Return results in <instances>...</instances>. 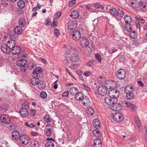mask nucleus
<instances>
[{"instance_id":"f257e3e1","label":"nucleus","mask_w":147,"mask_h":147,"mask_svg":"<svg viewBox=\"0 0 147 147\" xmlns=\"http://www.w3.org/2000/svg\"><path fill=\"white\" fill-rule=\"evenodd\" d=\"M11 51L13 55L18 54V58H25L26 56V53L24 52L21 51L20 47L17 46H16L11 49Z\"/></svg>"},{"instance_id":"f03ea898","label":"nucleus","mask_w":147,"mask_h":147,"mask_svg":"<svg viewBox=\"0 0 147 147\" xmlns=\"http://www.w3.org/2000/svg\"><path fill=\"white\" fill-rule=\"evenodd\" d=\"M109 12L112 15L118 16V18L119 19H121L124 14V12L122 10L119 9L117 10L115 8L111 9Z\"/></svg>"},{"instance_id":"7ed1b4c3","label":"nucleus","mask_w":147,"mask_h":147,"mask_svg":"<svg viewBox=\"0 0 147 147\" xmlns=\"http://www.w3.org/2000/svg\"><path fill=\"white\" fill-rule=\"evenodd\" d=\"M18 60L16 63V65L20 67V71L23 72L26 71V69L25 67V65H26L27 61L24 59H21Z\"/></svg>"},{"instance_id":"20e7f679","label":"nucleus","mask_w":147,"mask_h":147,"mask_svg":"<svg viewBox=\"0 0 147 147\" xmlns=\"http://www.w3.org/2000/svg\"><path fill=\"white\" fill-rule=\"evenodd\" d=\"M9 35L10 38L11 39L9 40L7 42V45L11 49L16 46V43L15 40L13 39V38H15V35L12 34L11 32H10Z\"/></svg>"},{"instance_id":"39448f33","label":"nucleus","mask_w":147,"mask_h":147,"mask_svg":"<svg viewBox=\"0 0 147 147\" xmlns=\"http://www.w3.org/2000/svg\"><path fill=\"white\" fill-rule=\"evenodd\" d=\"M98 92L100 95L104 96L107 93V88L104 86H100L98 88Z\"/></svg>"},{"instance_id":"423d86ee","label":"nucleus","mask_w":147,"mask_h":147,"mask_svg":"<svg viewBox=\"0 0 147 147\" xmlns=\"http://www.w3.org/2000/svg\"><path fill=\"white\" fill-rule=\"evenodd\" d=\"M118 100L117 98L109 96L105 98V101L107 104L109 105H113L114 103L117 102Z\"/></svg>"},{"instance_id":"0eeeda50","label":"nucleus","mask_w":147,"mask_h":147,"mask_svg":"<svg viewBox=\"0 0 147 147\" xmlns=\"http://www.w3.org/2000/svg\"><path fill=\"white\" fill-rule=\"evenodd\" d=\"M123 119V116L120 113L117 112L113 115V119L117 122H121Z\"/></svg>"},{"instance_id":"6e6552de","label":"nucleus","mask_w":147,"mask_h":147,"mask_svg":"<svg viewBox=\"0 0 147 147\" xmlns=\"http://www.w3.org/2000/svg\"><path fill=\"white\" fill-rule=\"evenodd\" d=\"M126 71L122 69L119 70L116 73L117 77L119 79H122L124 78L126 76Z\"/></svg>"},{"instance_id":"1a4fd4ad","label":"nucleus","mask_w":147,"mask_h":147,"mask_svg":"<svg viewBox=\"0 0 147 147\" xmlns=\"http://www.w3.org/2000/svg\"><path fill=\"white\" fill-rule=\"evenodd\" d=\"M109 95V96L117 98H118L119 95V92L116 89L110 90L108 92Z\"/></svg>"},{"instance_id":"9d476101","label":"nucleus","mask_w":147,"mask_h":147,"mask_svg":"<svg viewBox=\"0 0 147 147\" xmlns=\"http://www.w3.org/2000/svg\"><path fill=\"white\" fill-rule=\"evenodd\" d=\"M19 139L20 142L23 144L26 145L28 144L29 142V138L25 135L23 134L21 136Z\"/></svg>"},{"instance_id":"9b49d317","label":"nucleus","mask_w":147,"mask_h":147,"mask_svg":"<svg viewBox=\"0 0 147 147\" xmlns=\"http://www.w3.org/2000/svg\"><path fill=\"white\" fill-rule=\"evenodd\" d=\"M111 109L114 111H117L121 109L122 107L121 105L119 103L116 102L112 105L111 106Z\"/></svg>"},{"instance_id":"f8f14e48","label":"nucleus","mask_w":147,"mask_h":147,"mask_svg":"<svg viewBox=\"0 0 147 147\" xmlns=\"http://www.w3.org/2000/svg\"><path fill=\"white\" fill-rule=\"evenodd\" d=\"M73 39L75 41H78L81 37L80 32L77 30H74L72 34Z\"/></svg>"},{"instance_id":"ddd939ff","label":"nucleus","mask_w":147,"mask_h":147,"mask_svg":"<svg viewBox=\"0 0 147 147\" xmlns=\"http://www.w3.org/2000/svg\"><path fill=\"white\" fill-rule=\"evenodd\" d=\"M68 28L70 30H73L75 29L77 27V24L75 21L73 20H69L67 23Z\"/></svg>"},{"instance_id":"4468645a","label":"nucleus","mask_w":147,"mask_h":147,"mask_svg":"<svg viewBox=\"0 0 147 147\" xmlns=\"http://www.w3.org/2000/svg\"><path fill=\"white\" fill-rule=\"evenodd\" d=\"M0 120L2 123L8 124L11 122V119L4 114L2 115L0 117Z\"/></svg>"},{"instance_id":"2eb2a0df","label":"nucleus","mask_w":147,"mask_h":147,"mask_svg":"<svg viewBox=\"0 0 147 147\" xmlns=\"http://www.w3.org/2000/svg\"><path fill=\"white\" fill-rule=\"evenodd\" d=\"M12 140L15 142L16 140H18L20 136V135L19 132L17 130L13 131L12 133Z\"/></svg>"},{"instance_id":"dca6fc26","label":"nucleus","mask_w":147,"mask_h":147,"mask_svg":"<svg viewBox=\"0 0 147 147\" xmlns=\"http://www.w3.org/2000/svg\"><path fill=\"white\" fill-rule=\"evenodd\" d=\"M1 49L4 53L7 54H9L11 50L7 45L5 44H3L2 45Z\"/></svg>"},{"instance_id":"f3484780","label":"nucleus","mask_w":147,"mask_h":147,"mask_svg":"<svg viewBox=\"0 0 147 147\" xmlns=\"http://www.w3.org/2000/svg\"><path fill=\"white\" fill-rule=\"evenodd\" d=\"M89 43L88 39L85 37H82L80 39V44L82 47L88 46Z\"/></svg>"},{"instance_id":"a211bd4d","label":"nucleus","mask_w":147,"mask_h":147,"mask_svg":"<svg viewBox=\"0 0 147 147\" xmlns=\"http://www.w3.org/2000/svg\"><path fill=\"white\" fill-rule=\"evenodd\" d=\"M69 58L71 61L73 62H77L79 59V56L76 53H73L71 54Z\"/></svg>"},{"instance_id":"6ab92c4d","label":"nucleus","mask_w":147,"mask_h":147,"mask_svg":"<svg viewBox=\"0 0 147 147\" xmlns=\"http://www.w3.org/2000/svg\"><path fill=\"white\" fill-rule=\"evenodd\" d=\"M124 16V20L125 23H126V24L127 23L132 24L133 22V19L132 17L128 15H125Z\"/></svg>"},{"instance_id":"aec40b11","label":"nucleus","mask_w":147,"mask_h":147,"mask_svg":"<svg viewBox=\"0 0 147 147\" xmlns=\"http://www.w3.org/2000/svg\"><path fill=\"white\" fill-rule=\"evenodd\" d=\"M134 94L132 92L128 90L126 93V97L127 100H130L134 98Z\"/></svg>"},{"instance_id":"412c9836","label":"nucleus","mask_w":147,"mask_h":147,"mask_svg":"<svg viewBox=\"0 0 147 147\" xmlns=\"http://www.w3.org/2000/svg\"><path fill=\"white\" fill-rule=\"evenodd\" d=\"M19 112L20 115L23 117H26L29 115L28 110L23 109L22 108H20Z\"/></svg>"},{"instance_id":"4be33fe9","label":"nucleus","mask_w":147,"mask_h":147,"mask_svg":"<svg viewBox=\"0 0 147 147\" xmlns=\"http://www.w3.org/2000/svg\"><path fill=\"white\" fill-rule=\"evenodd\" d=\"M93 124L95 128L97 129H99L100 127V123L98 119H95L93 120Z\"/></svg>"},{"instance_id":"5701e85b","label":"nucleus","mask_w":147,"mask_h":147,"mask_svg":"<svg viewBox=\"0 0 147 147\" xmlns=\"http://www.w3.org/2000/svg\"><path fill=\"white\" fill-rule=\"evenodd\" d=\"M38 77V76H36V77H34L31 79L30 82L33 85H36L39 83V80Z\"/></svg>"},{"instance_id":"b1692460","label":"nucleus","mask_w":147,"mask_h":147,"mask_svg":"<svg viewBox=\"0 0 147 147\" xmlns=\"http://www.w3.org/2000/svg\"><path fill=\"white\" fill-rule=\"evenodd\" d=\"M94 147H102V144L99 138L96 139L94 142Z\"/></svg>"},{"instance_id":"393cba45","label":"nucleus","mask_w":147,"mask_h":147,"mask_svg":"<svg viewBox=\"0 0 147 147\" xmlns=\"http://www.w3.org/2000/svg\"><path fill=\"white\" fill-rule=\"evenodd\" d=\"M79 16V13L77 10H75L72 11L70 14V16L73 18L74 19H77L78 18Z\"/></svg>"},{"instance_id":"a878e982","label":"nucleus","mask_w":147,"mask_h":147,"mask_svg":"<svg viewBox=\"0 0 147 147\" xmlns=\"http://www.w3.org/2000/svg\"><path fill=\"white\" fill-rule=\"evenodd\" d=\"M97 81L100 84H105V85L106 84H107V82L106 81L105 78L101 76L97 78Z\"/></svg>"},{"instance_id":"bb28decb","label":"nucleus","mask_w":147,"mask_h":147,"mask_svg":"<svg viewBox=\"0 0 147 147\" xmlns=\"http://www.w3.org/2000/svg\"><path fill=\"white\" fill-rule=\"evenodd\" d=\"M82 101L83 104L86 106H89L90 104V100L89 98L86 96L84 97L83 98Z\"/></svg>"},{"instance_id":"cd10ccee","label":"nucleus","mask_w":147,"mask_h":147,"mask_svg":"<svg viewBox=\"0 0 147 147\" xmlns=\"http://www.w3.org/2000/svg\"><path fill=\"white\" fill-rule=\"evenodd\" d=\"M26 20L23 18H20L18 20V24L21 27H24L26 24Z\"/></svg>"},{"instance_id":"c85d7f7f","label":"nucleus","mask_w":147,"mask_h":147,"mask_svg":"<svg viewBox=\"0 0 147 147\" xmlns=\"http://www.w3.org/2000/svg\"><path fill=\"white\" fill-rule=\"evenodd\" d=\"M129 32V36L130 37L133 39H136L137 37V33L134 30H131Z\"/></svg>"},{"instance_id":"c756f323","label":"nucleus","mask_w":147,"mask_h":147,"mask_svg":"<svg viewBox=\"0 0 147 147\" xmlns=\"http://www.w3.org/2000/svg\"><path fill=\"white\" fill-rule=\"evenodd\" d=\"M131 24L127 23L126 24V23H125L124 26V29L125 30L127 31L128 32L130 31L132 29Z\"/></svg>"},{"instance_id":"7c9ffc66","label":"nucleus","mask_w":147,"mask_h":147,"mask_svg":"<svg viewBox=\"0 0 147 147\" xmlns=\"http://www.w3.org/2000/svg\"><path fill=\"white\" fill-rule=\"evenodd\" d=\"M84 97V94L80 92L76 93L75 96V98L78 100H82Z\"/></svg>"},{"instance_id":"2f4dec72","label":"nucleus","mask_w":147,"mask_h":147,"mask_svg":"<svg viewBox=\"0 0 147 147\" xmlns=\"http://www.w3.org/2000/svg\"><path fill=\"white\" fill-rule=\"evenodd\" d=\"M18 6L20 9L24 8L25 6V3L23 0H19L17 3Z\"/></svg>"},{"instance_id":"473e14b6","label":"nucleus","mask_w":147,"mask_h":147,"mask_svg":"<svg viewBox=\"0 0 147 147\" xmlns=\"http://www.w3.org/2000/svg\"><path fill=\"white\" fill-rule=\"evenodd\" d=\"M93 133L94 135L97 138L101 137L102 135L100 131L98 129H96L94 130L93 131Z\"/></svg>"},{"instance_id":"72a5a7b5","label":"nucleus","mask_w":147,"mask_h":147,"mask_svg":"<svg viewBox=\"0 0 147 147\" xmlns=\"http://www.w3.org/2000/svg\"><path fill=\"white\" fill-rule=\"evenodd\" d=\"M14 32L17 34H20L22 32V29L21 27L20 26H18L14 28Z\"/></svg>"},{"instance_id":"f704fd0d","label":"nucleus","mask_w":147,"mask_h":147,"mask_svg":"<svg viewBox=\"0 0 147 147\" xmlns=\"http://www.w3.org/2000/svg\"><path fill=\"white\" fill-rule=\"evenodd\" d=\"M140 4L139 6L140 7V9L143 10H147V4H144L141 1L138 2Z\"/></svg>"},{"instance_id":"c9c22d12","label":"nucleus","mask_w":147,"mask_h":147,"mask_svg":"<svg viewBox=\"0 0 147 147\" xmlns=\"http://www.w3.org/2000/svg\"><path fill=\"white\" fill-rule=\"evenodd\" d=\"M94 7L96 9H98V11L100 12L102 11L104 8L103 6L100 4L98 3L95 4Z\"/></svg>"},{"instance_id":"e433bc0d","label":"nucleus","mask_w":147,"mask_h":147,"mask_svg":"<svg viewBox=\"0 0 147 147\" xmlns=\"http://www.w3.org/2000/svg\"><path fill=\"white\" fill-rule=\"evenodd\" d=\"M78 90L77 88L73 87L70 88L69 92L71 95H75V94L76 93V92H78Z\"/></svg>"},{"instance_id":"4c0bfd02","label":"nucleus","mask_w":147,"mask_h":147,"mask_svg":"<svg viewBox=\"0 0 147 147\" xmlns=\"http://www.w3.org/2000/svg\"><path fill=\"white\" fill-rule=\"evenodd\" d=\"M42 71V68L40 67H37L33 70V74L34 75L38 74L41 73Z\"/></svg>"},{"instance_id":"58836bf2","label":"nucleus","mask_w":147,"mask_h":147,"mask_svg":"<svg viewBox=\"0 0 147 147\" xmlns=\"http://www.w3.org/2000/svg\"><path fill=\"white\" fill-rule=\"evenodd\" d=\"M38 87L40 89H43L45 88L46 84L43 81H40Z\"/></svg>"},{"instance_id":"ea45409f","label":"nucleus","mask_w":147,"mask_h":147,"mask_svg":"<svg viewBox=\"0 0 147 147\" xmlns=\"http://www.w3.org/2000/svg\"><path fill=\"white\" fill-rule=\"evenodd\" d=\"M96 63V61L94 60H91L87 63L86 65L88 67H92Z\"/></svg>"},{"instance_id":"a19ab883","label":"nucleus","mask_w":147,"mask_h":147,"mask_svg":"<svg viewBox=\"0 0 147 147\" xmlns=\"http://www.w3.org/2000/svg\"><path fill=\"white\" fill-rule=\"evenodd\" d=\"M132 102H130L127 101L125 100H123L122 102V105L123 106L127 107L128 108L129 107Z\"/></svg>"},{"instance_id":"79ce46f5","label":"nucleus","mask_w":147,"mask_h":147,"mask_svg":"<svg viewBox=\"0 0 147 147\" xmlns=\"http://www.w3.org/2000/svg\"><path fill=\"white\" fill-rule=\"evenodd\" d=\"M94 112V111L93 108L92 107H88L87 110V113L89 115H93Z\"/></svg>"},{"instance_id":"37998d69","label":"nucleus","mask_w":147,"mask_h":147,"mask_svg":"<svg viewBox=\"0 0 147 147\" xmlns=\"http://www.w3.org/2000/svg\"><path fill=\"white\" fill-rule=\"evenodd\" d=\"M21 108L23 109H26L28 110L29 109V105L28 102H25L22 104Z\"/></svg>"},{"instance_id":"c03bdc74","label":"nucleus","mask_w":147,"mask_h":147,"mask_svg":"<svg viewBox=\"0 0 147 147\" xmlns=\"http://www.w3.org/2000/svg\"><path fill=\"white\" fill-rule=\"evenodd\" d=\"M8 108L9 106L7 104L3 105L0 107L1 110L3 111H5Z\"/></svg>"},{"instance_id":"a18cd8bd","label":"nucleus","mask_w":147,"mask_h":147,"mask_svg":"<svg viewBox=\"0 0 147 147\" xmlns=\"http://www.w3.org/2000/svg\"><path fill=\"white\" fill-rule=\"evenodd\" d=\"M118 51L116 47H113L108 49V51L109 54L114 53Z\"/></svg>"},{"instance_id":"49530a36","label":"nucleus","mask_w":147,"mask_h":147,"mask_svg":"<svg viewBox=\"0 0 147 147\" xmlns=\"http://www.w3.org/2000/svg\"><path fill=\"white\" fill-rule=\"evenodd\" d=\"M91 53V49L90 47L87 48L84 51V53L87 55H89Z\"/></svg>"},{"instance_id":"de8ad7c7","label":"nucleus","mask_w":147,"mask_h":147,"mask_svg":"<svg viewBox=\"0 0 147 147\" xmlns=\"http://www.w3.org/2000/svg\"><path fill=\"white\" fill-rule=\"evenodd\" d=\"M45 147H54V143L51 142H47L45 144Z\"/></svg>"},{"instance_id":"09e8293b","label":"nucleus","mask_w":147,"mask_h":147,"mask_svg":"<svg viewBox=\"0 0 147 147\" xmlns=\"http://www.w3.org/2000/svg\"><path fill=\"white\" fill-rule=\"evenodd\" d=\"M31 144L32 147H39V143L37 141H34L31 142Z\"/></svg>"},{"instance_id":"8fccbe9b","label":"nucleus","mask_w":147,"mask_h":147,"mask_svg":"<svg viewBox=\"0 0 147 147\" xmlns=\"http://www.w3.org/2000/svg\"><path fill=\"white\" fill-rule=\"evenodd\" d=\"M40 96L41 98L45 99L47 97V95L45 92L42 91L40 93Z\"/></svg>"},{"instance_id":"3c124183","label":"nucleus","mask_w":147,"mask_h":147,"mask_svg":"<svg viewBox=\"0 0 147 147\" xmlns=\"http://www.w3.org/2000/svg\"><path fill=\"white\" fill-rule=\"evenodd\" d=\"M51 22V20L50 18L48 17L46 18V21L44 24L46 26H49L50 25V23Z\"/></svg>"},{"instance_id":"603ef678","label":"nucleus","mask_w":147,"mask_h":147,"mask_svg":"<svg viewBox=\"0 0 147 147\" xmlns=\"http://www.w3.org/2000/svg\"><path fill=\"white\" fill-rule=\"evenodd\" d=\"M131 4L132 7L134 8L138 7L140 6V4L138 3V2H131Z\"/></svg>"},{"instance_id":"864d4df0","label":"nucleus","mask_w":147,"mask_h":147,"mask_svg":"<svg viewBox=\"0 0 147 147\" xmlns=\"http://www.w3.org/2000/svg\"><path fill=\"white\" fill-rule=\"evenodd\" d=\"M134 119L136 125L138 127H139L140 125H141V123L140 122V120L137 117H134Z\"/></svg>"},{"instance_id":"5fc2aeb1","label":"nucleus","mask_w":147,"mask_h":147,"mask_svg":"<svg viewBox=\"0 0 147 147\" xmlns=\"http://www.w3.org/2000/svg\"><path fill=\"white\" fill-rule=\"evenodd\" d=\"M52 133L51 129V128H48L46 131V134L48 136H50Z\"/></svg>"},{"instance_id":"6e6d98bb","label":"nucleus","mask_w":147,"mask_h":147,"mask_svg":"<svg viewBox=\"0 0 147 147\" xmlns=\"http://www.w3.org/2000/svg\"><path fill=\"white\" fill-rule=\"evenodd\" d=\"M44 120L47 122H51L52 120L51 119L49 118V117L48 115H46L44 117Z\"/></svg>"},{"instance_id":"4d7b16f0","label":"nucleus","mask_w":147,"mask_h":147,"mask_svg":"<svg viewBox=\"0 0 147 147\" xmlns=\"http://www.w3.org/2000/svg\"><path fill=\"white\" fill-rule=\"evenodd\" d=\"M95 58L99 62H100L101 61V58L100 55L98 54H96Z\"/></svg>"},{"instance_id":"13d9d810","label":"nucleus","mask_w":147,"mask_h":147,"mask_svg":"<svg viewBox=\"0 0 147 147\" xmlns=\"http://www.w3.org/2000/svg\"><path fill=\"white\" fill-rule=\"evenodd\" d=\"M16 127L17 126L11 123L8 127V128L9 130L14 129H16Z\"/></svg>"},{"instance_id":"bf43d9fd","label":"nucleus","mask_w":147,"mask_h":147,"mask_svg":"<svg viewBox=\"0 0 147 147\" xmlns=\"http://www.w3.org/2000/svg\"><path fill=\"white\" fill-rule=\"evenodd\" d=\"M36 113V111L34 109H31L30 112V115L32 116H34Z\"/></svg>"},{"instance_id":"052dcab7","label":"nucleus","mask_w":147,"mask_h":147,"mask_svg":"<svg viewBox=\"0 0 147 147\" xmlns=\"http://www.w3.org/2000/svg\"><path fill=\"white\" fill-rule=\"evenodd\" d=\"M76 1L75 0H73L69 2V6L71 7L73 6L76 3Z\"/></svg>"},{"instance_id":"680f3d73","label":"nucleus","mask_w":147,"mask_h":147,"mask_svg":"<svg viewBox=\"0 0 147 147\" xmlns=\"http://www.w3.org/2000/svg\"><path fill=\"white\" fill-rule=\"evenodd\" d=\"M129 108L130 109H131L135 110L137 109V108L136 106L134 104H133L132 103L131 104V105L129 107Z\"/></svg>"},{"instance_id":"e2e57ef3","label":"nucleus","mask_w":147,"mask_h":147,"mask_svg":"<svg viewBox=\"0 0 147 147\" xmlns=\"http://www.w3.org/2000/svg\"><path fill=\"white\" fill-rule=\"evenodd\" d=\"M92 73L89 71H85L84 73L85 76H89L91 75Z\"/></svg>"},{"instance_id":"0e129e2a","label":"nucleus","mask_w":147,"mask_h":147,"mask_svg":"<svg viewBox=\"0 0 147 147\" xmlns=\"http://www.w3.org/2000/svg\"><path fill=\"white\" fill-rule=\"evenodd\" d=\"M69 95V92L68 91L64 92L62 94L63 97H67Z\"/></svg>"},{"instance_id":"69168bd1","label":"nucleus","mask_w":147,"mask_h":147,"mask_svg":"<svg viewBox=\"0 0 147 147\" xmlns=\"http://www.w3.org/2000/svg\"><path fill=\"white\" fill-rule=\"evenodd\" d=\"M82 85L84 87V88L86 89V90L88 91H90V88L88 87V86L84 84H82Z\"/></svg>"},{"instance_id":"338daca9","label":"nucleus","mask_w":147,"mask_h":147,"mask_svg":"<svg viewBox=\"0 0 147 147\" xmlns=\"http://www.w3.org/2000/svg\"><path fill=\"white\" fill-rule=\"evenodd\" d=\"M69 48L70 49H71L72 50L74 51H78V49L75 48L74 47L72 46H70Z\"/></svg>"},{"instance_id":"774afa93","label":"nucleus","mask_w":147,"mask_h":147,"mask_svg":"<svg viewBox=\"0 0 147 147\" xmlns=\"http://www.w3.org/2000/svg\"><path fill=\"white\" fill-rule=\"evenodd\" d=\"M54 34L57 36H59V32L57 29H55L54 30Z\"/></svg>"}]
</instances>
